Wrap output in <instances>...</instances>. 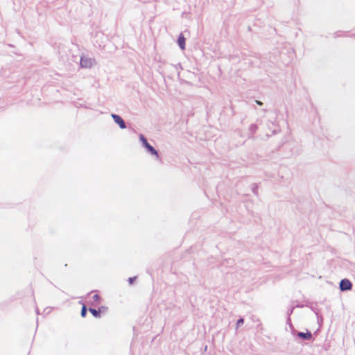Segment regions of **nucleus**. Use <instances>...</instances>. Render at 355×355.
<instances>
[{
	"instance_id": "obj_1",
	"label": "nucleus",
	"mask_w": 355,
	"mask_h": 355,
	"mask_svg": "<svg viewBox=\"0 0 355 355\" xmlns=\"http://www.w3.org/2000/svg\"><path fill=\"white\" fill-rule=\"evenodd\" d=\"M139 140L149 153L157 157H159L157 150L148 142L146 138L142 134L139 135Z\"/></svg>"
},
{
	"instance_id": "obj_2",
	"label": "nucleus",
	"mask_w": 355,
	"mask_h": 355,
	"mask_svg": "<svg viewBox=\"0 0 355 355\" xmlns=\"http://www.w3.org/2000/svg\"><path fill=\"white\" fill-rule=\"evenodd\" d=\"M94 63V59L92 58H89L85 55H83L80 58V64L83 68H89Z\"/></svg>"
},
{
	"instance_id": "obj_3",
	"label": "nucleus",
	"mask_w": 355,
	"mask_h": 355,
	"mask_svg": "<svg viewBox=\"0 0 355 355\" xmlns=\"http://www.w3.org/2000/svg\"><path fill=\"white\" fill-rule=\"evenodd\" d=\"M352 288V284L347 279H343L340 282V289L341 291H350Z\"/></svg>"
},
{
	"instance_id": "obj_4",
	"label": "nucleus",
	"mask_w": 355,
	"mask_h": 355,
	"mask_svg": "<svg viewBox=\"0 0 355 355\" xmlns=\"http://www.w3.org/2000/svg\"><path fill=\"white\" fill-rule=\"evenodd\" d=\"M111 116L113 119L114 121L119 125L120 128L125 129L126 128L125 121L119 115L116 114H112Z\"/></svg>"
},
{
	"instance_id": "obj_5",
	"label": "nucleus",
	"mask_w": 355,
	"mask_h": 355,
	"mask_svg": "<svg viewBox=\"0 0 355 355\" xmlns=\"http://www.w3.org/2000/svg\"><path fill=\"white\" fill-rule=\"evenodd\" d=\"M178 43L181 49H185V38L182 34H180L178 38Z\"/></svg>"
},
{
	"instance_id": "obj_6",
	"label": "nucleus",
	"mask_w": 355,
	"mask_h": 355,
	"mask_svg": "<svg viewBox=\"0 0 355 355\" xmlns=\"http://www.w3.org/2000/svg\"><path fill=\"white\" fill-rule=\"evenodd\" d=\"M297 336H298V337H300V338H302L304 340H309L310 338H311L312 334L309 331H307L306 333L298 332Z\"/></svg>"
},
{
	"instance_id": "obj_7",
	"label": "nucleus",
	"mask_w": 355,
	"mask_h": 355,
	"mask_svg": "<svg viewBox=\"0 0 355 355\" xmlns=\"http://www.w3.org/2000/svg\"><path fill=\"white\" fill-rule=\"evenodd\" d=\"M89 311L93 315V316L95 318H99L101 316L100 311H98V310H96L93 308H89Z\"/></svg>"
},
{
	"instance_id": "obj_8",
	"label": "nucleus",
	"mask_w": 355,
	"mask_h": 355,
	"mask_svg": "<svg viewBox=\"0 0 355 355\" xmlns=\"http://www.w3.org/2000/svg\"><path fill=\"white\" fill-rule=\"evenodd\" d=\"M87 307L85 305H83L81 309L80 315L82 317L85 318L87 315Z\"/></svg>"
},
{
	"instance_id": "obj_9",
	"label": "nucleus",
	"mask_w": 355,
	"mask_h": 355,
	"mask_svg": "<svg viewBox=\"0 0 355 355\" xmlns=\"http://www.w3.org/2000/svg\"><path fill=\"white\" fill-rule=\"evenodd\" d=\"M257 129V125L255 124H252L250 126V130L252 132H255L256 130Z\"/></svg>"
},
{
	"instance_id": "obj_10",
	"label": "nucleus",
	"mask_w": 355,
	"mask_h": 355,
	"mask_svg": "<svg viewBox=\"0 0 355 355\" xmlns=\"http://www.w3.org/2000/svg\"><path fill=\"white\" fill-rule=\"evenodd\" d=\"M244 322V320L243 318H240L236 322V328H239L241 325H242Z\"/></svg>"
},
{
	"instance_id": "obj_11",
	"label": "nucleus",
	"mask_w": 355,
	"mask_h": 355,
	"mask_svg": "<svg viewBox=\"0 0 355 355\" xmlns=\"http://www.w3.org/2000/svg\"><path fill=\"white\" fill-rule=\"evenodd\" d=\"M92 299H93V300H94V301L96 302V301H98V300H99L100 297H99V295H98L95 294V295H94L92 296Z\"/></svg>"
},
{
	"instance_id": "obj_12",
	"label": "nucleus",
	"mask_w": 355,
	"mask_h": 355,
	"mask_svg": "<svg viewBox=\"0 0 355 355\" xmlns=\"http://www.w3.org/2000/svg\"><path fill=\"white\" fill-rule=\"evenodd\" d=\"M136 279V277H129L128 278V282H129V284H132L134 281Z\"/></svg>"
},
{
	"instance_id": "obj_13",
	"label": "nucleus",
	"mask_w": 355,
	"mask_h": 355,
	"mask_svg": "<svg viewBox=\"0 0 355 355\" xmlns=\"http://www.w3.org/2000/svg\"><path fill=\"white\" fill-rule=\"evenodd\" d=\"M256 103L259 105H263V103L260 101H258V100H256Z\"/></svg>"
}]
</instances>
